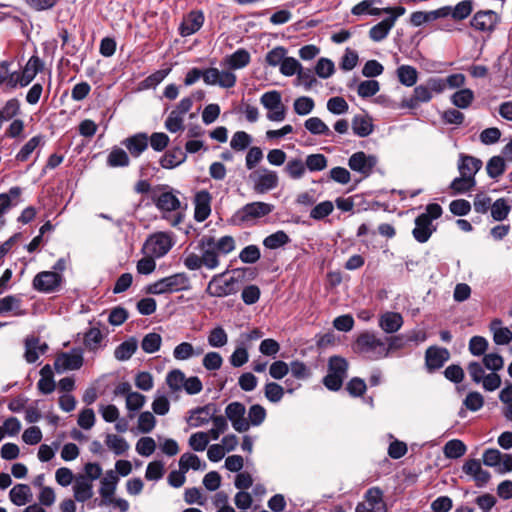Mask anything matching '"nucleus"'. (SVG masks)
Masks as SVG:
<instances>
[{
	"label": "nucleus",
	"mask_w": 512,
	"mask_h": 512,
	"mask_svg": "<svg viewBox=\"0 0 512 512\" xmlns=\"http://www.w3.org/2000/svg\"><path fill=\"white\" fill-rule=\"evenodd\" d=\"M246 408L240 402H232L225 409L226 417L231 421L233 428L238 432H245L250 424L245 418Z\"/></svg>",
	"instance_id": "nucleus-17"
},
{
	"label": "nucleus",
	"mask_w": 512,
	"mask_h": 512,
	"mask_svg": "<svg viewBox=\"0 0 512 512\" xmlns=\"http://www.w3.org/2000/svg\"><path fill=\"white\" fill-rule=\"evenodd\" d=\"M216 408L212 404L198 407L190 411L187 423L192 428H197L208 424L214 418Z\"/></svg>",
	"instance_id": "nucleus-19"
},
{
	"label": "nucleus",
	"mask_w": 512,
	"mask_h": 512,
	"mask_svg": "<svg viewBox=\"0 0 512 512\" xmlns=\"http://www.w3.org/2000/svg\"><path fill=\"white\" fill-rule=\"evenodd\" d=\"M290 242L289 236L283 231L279 230L270 234L263 240V245L267 249H278Z\"/></svg>",
	"instance_id": "nucleus-55"
},
{
	"label": "nucleus",
	"mask_w": 512,
	"mask_h": 512,
	"mask_svg": "<svg viewBox=\"0 0 512 512\" xmlns=\"http://www.w3.org/2000/svg\"><path fill=\"white\" fill-rule=\"evenodd\" d=\"M355 350L372 360L388 357L385 341L372 332H364L357 337Z\"/></svg>",
	"instance_id": "nucleus-5"
},
{
	"label": "nucleus",
	"mask_w": 512,
	"mask_h": 512,
	"mask_svg": "<svg viewBox=\"0 0 512 512\" xmlns=\"http://www.w3.org/2000/svg\"><path fill=\"white\" fill-rule=\"evenodd\" d=\"M73 492L76 501L86 502L93 496V484L84 476H78L75 478Z\"/></svg>",
	"instance_id": "nucleus-32"
},
{
	"label": "nucleus",
	"mask_w": 512,
	"mask_h": 512,
	"mask_svg": "<svg viewBox=\"0 0 512 512\" xmlns=\"http://www.w3.org/2000/svg\"><path fill=\"white\" fill-rule=\"evenodd\" d=\"M239 290V280L235 277L225 278V273L214 275L209 281L206 293L210 297L223 298L234 295Z\"/></svg>",
	"instance_id": "nucleus-7"
},
{
	"label": "nucleus",
	"mask_w": 512,
	"mask_h": 512,
	"mask_svg": "<svg viewBox=\"0 0 512 512\" xmlns=\"http://www.w3.org/2000/svg\"><path fill=\"white\" fill-rule=\"evenodd\" d=\"M48 349L45 342H40L39 338L28 337L25 340V354L24 357L28 363H35L41 355Z\"/></svg>",
	"instance_id": "nucleus-29"
},
{
	"label": "nucleus",
	"mask_w": 512,
	"mask_h": 512,
	"mask_svg": "<svg viewBox=\"0 0 512 512\" xmlns=\"http://www.w3.org/2000/svg\"><path fill=\"white\" fill-rule=\"evenodd\" d=\"M442 215V208L439 204L432 203L427 205L424 213L415 219V227L412 231L414 239L419 243H425L436 231L433 221Z\"/></svg>",
	"instance_id": "nucleus-3"
},
{
	"label": "nucleus",
	"mask_w": 512,
	"mask_h": 512,
	"mask_svg": "<svg viewBox=\"0 0 512 512\" xmlns=\"http://www.w3.org/2000/svg\"><path fill=\"white\" fill-rule=\"evenodd\" d=\"M119 483V476L116 475L114 470H107L104 476L100 479V486L98 493L101 497L102 504L109 501L114 496Z\"/></svg>",
	"instance_id": "nucleus-22"
},
{
	"label": "nucleus",
	"mask_w": 512,
	"mask_h": 512,
	"mask_svg": "<svg viewBox=\"0 0 512 512\" xmlns=\"http://www.w3.org/2000/svg\"><path fill=\"white\" fill-rule=\"evenodd\" d=\"M449 356L446 348L430 347L425 354L426 366L429 370L439 369L448 361Z\"/></svg>",
	"instance_id": "nucleus-27"
},
{
	"label": "nucleus",
	"mask_w": 512,
	"mask_h": 512,
	"mask_svg": "<svg viewBox=\"0 0 512 512\" xmlns=\"http://www.w3.org/2000/svg\"><path fill=\"white\" fill-rule=\"evenodd\" d=\"M491 216L496 221H502L507 218L511 206L507 203V201L504 198L497 199L492 205H491Z\"/></svg>",
	"instance_id": "nucleus-62"
},
{
	"label": "nucleus",
	"mask_w": 512,
	"mask_h": 512,
	"mask_svg": "<svg viewBox=\"0 0 512 512\" xmlns=\"http://www.w3.org/2000/svg\"><path fill=\"white\" fill-rule=\"evenodd\" d=\"M63 280L60 273L52 271L39 272L33 279V288L42 293H52L58 289Z\"/></svg>",
	"instance_id": "nucleus-15"
},
{
	"label": "nucleus",
	"mask_w": 512,
	"mask_h": 512,
	"mask_svg": "<svg viewBox=\"0 0 512 512\" xmlns=\"http://www.w3.org/2000/svg\"><path fill=\"white\" fill-rule=\"evenodd\" d=\"M42 69V62L37 56H32L27 61L22 71H17V87L28 86Z\"/></svg>",
	"instance_id": "nucleus-20"
},
{
	"label": "nucleus",
	"mask_w": 512,
	"mask_h": 512,
	"mask_svg": "<svg viewBox=\"0 0 512 512\" xmlns=\"http://www.w3.org/2000/svg\"><path fill=\"white\" fill-rule=\"evenodd\" d=\"M252 142V137L245 131H237L230 140V147L234 151H244Z\"/></svg>",
	"instance_id": "nucleus-61"
},
{
	"label": "nucleus",
	"mask_w": 512,
	"mask_h": 512,
	"mask_svg": "<svg viewBox=\"0 0 512 512\" xmlns=\"http://www.w3.org/2000/svg\"><path fill=\"white\" fill-rule=\"evenodd\" d=\"M130 163L129 156L120 147H113L107 156V165L110 167H127Z\"/></svg>",
	"instance_id": "nucleus-49"
},
{
	"label": "nucleus",
	"mask_w": 512,
	"mask_h": 512,
	"mask_svg": "<svg viewBox=\"0 0 512 512\" xmlns=\"http://www.w3.org/2000/svg\"><path fill=\"white\" fill-rule=\"evenodd\" d=\"M352 130L358 137H367L373 132L372 119L364 115H356L352 120Z\"/></svg>",
	"instance_id": "nucleus-42"
},
{
	"label": "nucleus",
	"mask_w": 512,
	"mask_h": 512,
	"mask_svg": "<svg viewBox=\"0 0 512 512\" xmlns=\"http://www.w3.org/2000/svg\"><path fill=\"white\" fill-rule=\"evenodd\" d=\"M212 196L207 190H200L194 196V219L201 223L211 214Z\"/></svg>",
	"instance_id": "nucleus-18"
},
{
	"label": "nucleus",
	"mask_w": 512,
	"mask_h": 512,
	"mask_svg": "<svg viewBox=\"0 0 512 512\" xmlns=\"http://www.w3.org/2000/svg\"><path fill=\"white\" fill-rule=\"evenodd\" d=\"M21 188L18 186L11 187L7 193L0 194V227L4 225L3 215L17 203H13L14 199H18L21 195Z\"/></svg>",
	"instance_id": "nucleus-35"
},
{
	"label": "nucleus",
	"mask_w": 512,
	"mask_h": 512,
	"mask_svg": "<svg viewBox=\"0 0 512 512\" xmlns=\"http://www.w3.org/2000/svg\"><path fill=\"white\" fill-rule=\"evenodd\" d=\"M482 167V161L473 156L461 154L458 161V170L460 175L475 179L477 172Z\"/></svg>",
	"instance_id": "nucleus-30"
},
{
	"label": "nucleus",
	"mask_w": 512,
	"mask_h": 512,
	"mask_svg": "<svg viewBox=\"0 0 512 512\" xmlns=\"http://www.w3.org/2000/svg\"><path fill=\"white\" fill-rule=\"evenodd\" d=\"M284 172L288 175L289 178L293 180H299L303 178L306 173L305 162H303L300 158H291L286 163Z\"/></svg>",
	"instance_id": "nucleus-51"
},
{
	"label": "nucleus",
	"mask_w": 512,
	"mask_h": 512,
	"mask_svg": "<svg viewBox=\"0 0 512 512\" xmlns=\"http://www.w3.org/2000/svg\"><path fill=\"white\" fill-rule=\"evenodd\" d=\"M355 512H387L382 490L378 487L368 489L364 501L357 504Z\"/></svg>",
	"instance_id": "nucleus-11"
},
{
	"label": "nucleus",
	"mask_w": 512,
	"mask_h": 512,
	"mask_svg": "<svg viewBox=\"0 0 512 512\" xmlns=\"http://www.w3.org/2000/svg\"><path fill=\"white\" fill-rule=\"evenodd\" d=\"M260 103L267 110L266 117L272 122H281L286 118V107L282 103L281 93L277 90L265 92Z\"/></svg>",
	"instance_id": "nucleus-8"
},
{
	"label": "nucleus",
	"mask_w": 512,
	"mask_h": 512,
	"mask_svg": "<svg viewBox=\"0 0 512 512\" xmlns=\"http://www.w3.org/2000/svg\"><path fill=\"white\" fill-rule=\"evenodd\" d=\"M304 127L312 135L331 136L332 131L319 117H310L304 122Z\"/></svg>",
	"instance_id": "nucleus-46"
},
{
	"label": "nucleus",
	"mask_w": 512,
	"mask_h": 512,
	"mask_svg": "<svg viewBox=\"0 0 512 512\" xmlns=\"http://www.w3.org/2000/svg\"><path fill=\"white\" fill-rule=\"evenodd\" d=\"M155 205L161 211L173 212L180 208V200L173 192H163L155 199Z\"/></svg>",
	"instance_id": "nucleus-39"
},
{
	"label": "nucleus",
	"mask_w": 512,
	"mask_h": 512,
	"mask_svg": "<svg viewBox=\"0 0 512 512\" xmlns=\"http://www.w3.org/2000/svg\"><path fill=\"white\" fill-rule=\"evenodd\" d=\"M249 177L253 190L257 194H265L275 189L279 184L277 172L268 168H260L251 173Z\"/></svg>",
	"instance_id": "nucleus-9"
},
{
	"label": "nucleus",
	"mask_w": 512,
	"mask_h": 512,
	"mask_svg": "<svg viewBox=\"0 0 512 512\" xmlns=\"http://www.w3.org/2000/svg\"><path fill=\"white\" fill-rule=\"evenodd\" d=\"M347 369L348 363L344 358L338 356L330 358L328 372L331 374L339 376L344 381L347 376Z\"/></svg>",
	"instance_id": "nucleus-60"
},
{
	"label": "nucleus",
	"mask_w": 512,
	"mask_h": 512,
	"mask_svg": "<svg viewBox=\"0 0 512 512\" xmlns=\"http://www.w3.org/2000/svg\"><path fill=\"white\" fill-rule=\"evenodd\" d=\"M186 160L185 153L180 149H174L171 151H167L161 158H160V166L164 169H173L180 164H182Z\"/></svg>",
	"instance_id": "nucleus-40"
},
{
	"label": "nucleus",
	"mask_w": 512,
	"mask_h": 512,
	"mask_svg": "<svg viewBox=\"0 0 512 512\" xmlns=\"http://www.w3.org/2000/svg\"><path fill=\"white\" fill-rule=\"evenodd\" d=\"M186 376L180 369L170 371L166 376V383L172 392L183 390Z\"/></svg>",
	"instance_id": "nucleus-56"
},
{
	"label": "nucleus",
	"mask_w": 512,
	"mask_h": 512,
	"mask_svg": "<svg viewBox=\"0 0 512 512\" xmlns=\"http://www.w3.org/2000/svg\"><path fill=\"white\" fill-rule=\"evenodd\" d=\"M237 77L229 70H219L214 67L205 69V84L219 86L221 88H232L235 86Z\"/></svg>",
	"instance_id": "nucleus-13"
},
{
	"label": "nucleus",
	"mask_w": 512,
	"mask_h": 512,
	"mask_svg": "<svg viewBox=\"0 0 512 512\" xmlns=\"http://www.w3.org/2000/svg\"><path fill=\"white\" fill-rule=\"evenodd\" d=\"M205 237L210 243H212L213 248L218 252L220 256L228 255L236 248L235 239L230 235H225L218 239L212 236Z\"/></svg>",
	"instance_id": "nucleus-38"
},
{
	"label": "nucleus",
	"mask_w": 512,
	"mask_h": 512,
	"mask_svg": "<svg viewBox=\"0 0 512 512\" xmlns=\"http://www.w3.org/2000/svg\"><path fill=\"white\" fill-rule=\"evenodd\" d=\"M174 246V240L168 232H157L150 235L142 248L144 255H151L157 259L164 257Z\"/></svg>",
	"instance_id": "nucleus-6"
},
{
	"label": "nucleus",
	"mask_w": 512,
	"mask_h": 512,
	"mask_svg": "<svg viewBox=\"0 0 512 512\" xmlns=\"http://www.w3.org/2000/svg\"><path fill=\"white\" fill-rule=\"evenodd\" d=\"M476 186V179H471L460 175L450 184V188L455 194H464L471 191Z\"/></svg>",
	"instance_id": "nucleus-58"
},
{
	"label": "nucleus",
	"mask_w": 512,
	"mask_h": 512,
	"mask_svg": "<svg viewBox=\"0 0 512 512\" xmlns=\"http://www.w3.org/2000/svg\"><path fill=\"white\" fill-rule=\"evenodd\" d=\"M137 347V340L131 337L115 348L114 357L119 361H126L136 352Z\"/></svg>",
	"instance_id": "nucleus-45"
},
{
	"label": "nucleus",
	"mask_w": 512,
	"mask_h": 512,
	"mask_svg": "<svg viewBox=\"0 0 512 512\" xmlns=\"http://www.w3.org/2000/svg\"><path fill=\"white\" fill-rule=\"evenodd\" d=\"M505 161L501 156H493L487 162L486 170L490 178L496 179L505 172Z\"/></svg>",
	"instance_id": "nucleus-63"
},
{
	"label": "nucleus",
	"mask_w": 512,
	"mask_h": 512,
	"mask_svg": "<svg viewBox=\"0 0 512 512\" xmlns=\"http://www.w3.org/2000/svg\"><path fill=\"white\" fill-rule=\"evenodd\" d=\"M179 468L184 472H187L189 469L203 471L206 469V464L203 463L197 455L184 453L179 459Z\"/></svg>",
	"instance_id": "nucleus-50"
},
{
	"label": "nucleus",
	"mask_w": 512,
	"mask_h": 512,
	"mask_svg": "<svg viewBox=\"0 0 512 512\" xmlns=\"http://www.w3.org/2000/svg\"><path fill=\"white\" fill-rule=\"evenodd\" d=\"M162 344V338L157 333H148L141 342V348L144 352L152 354L159 351Z\"/></svg>",
	"instance_id": "nucleus-64"
},
{
	"label": "nucleus",
	"mask_w": 512,
	"mask_h": 512,
	"mask_svg": "<svg viewBox=\"0 0 512 512\" xmlns=\"http://www.w3.org/2000/svg\"><path fill=\"white\" fill-rule=\"evenodd\" d=\"M83 365V353L81 349H72L58 355L54 362L57 372L62 373L68 370H77Z\"/></svg>",
	"instance_id": "nucleus-16"
},
{
	"label": "nucleus",
	"mask_w": 512,
	"mask_h": 512,
	"mask_svg": "<svg viewBox=\"0 0 512 512\" xmlns=\"http://www.w3.org/2000/svg\"><path fill=\"white\" fill-rule=\"evenodd\" d=\"M501 21V16L493 10H479L470 20V26L481 33H492Z\"/></svg>",
	"instance_id": "nucleus-10"
},
{
	"label": "nucleus",
	"mask_w": 512,
	"mask_h": 512,
	"mask_svg": "<svg viewBox=\"0 0 512 512\" xmlns=\"http://www.w3.org/2000/svg\"><path fill=\"white\" fill-rule=\"evenodd\" d=\"M105 445L107 448L112 451L115 455H123L125 454L130 445L122 436L108 433L105 436Z\"/></svg>",
	"instance_id": "nucleus-41"
},
{
	"label": "nucleus",
	"mask_w": 512,
	"mask_h": 512,
	"mask_svg": "<svg viewBox=\"0 0 512 512\" xmlns=\"http://www.w3.org/2000/svg\"><path fill=\"white\" fill-rule=\"evenodd\" d=\"M274 208V205L271 203L262 201L250 202L239 208L232 216V220L235 224L252 226L271 214Z\"/></svg>",
	"instance_id": "nucleus-4"
},
{
	"label": "nucleus",
	"mask_w": 512,
	"mask_h": 512,
	"mask_svg": "<svg viewBox=\"0 0 512 512\" xmlns=\"http://www.w3.org/2000/svg\"><path fill=\"white\" fill-rule=\"evenodd\" d=\"M474 100V93L469 88L458 90L451 96L453 105L460 109L468 108Z\"/></svg>",
	"instance_id": "nucleus-54"
},
{
	"label": "nucleus",
	"mask_w": 512,
	"mask_h": 512,
	"mask_svg": "<svg viewBox=\"0 0 512 512\" xmlns=\"http://www.w3.org/2000/svg\"><path fill=\"white\" fill-rule=\"evenodd\" d=\"M199 249L203 266L208 270H215L220 265V255L213 248L205 236L199 241Z\"/></svg>",
	"instance_id": "nucleus-21"
},
{
	"label": "nucleus",
	"mask_w": 512,
	"mask_h": 512,
	"mask_svg": "<svg viewBox=\"0 0 512 512\" xmlns=\"http://www.w3.org/2000/svg\"><path fill=\"white\" fill-rule=\"evenodd\" d=\"M191 288L189 276L185 272L175 273L150 283L146 292L152 295L172 294Z\"/></svg>",
	"instance_id": "nucleus-2"
},
{
	"label": "nucleus",
	"mask_w": 512,
	"mask_h": 512,
	"mask_svg": "<svg viewBox=\"0 0 512 512\" xmlns=\"http://www.w3.org/2000/svg\"><path fill=\"white\" fill-rule=\"evenodd\" d=\"M396 73L399 82L406 87H412L418 80V72L416 68L410 65L399 66Z\"/></svg>",
	"instance_id": "nucleus-48"
},
{
	"label": "nucleus",
	"mask_w": 512,
	"mask_h": 512,
	"mask_svg": "<svg viewBox=\"0 0 512 512\" xmlns=\"http://www.w3.org/2000/svg\"><path fill=\"white\" fill-rule=\"evenodd\" d=\"M483 463L492 467L499 474H505L512 471V455L503 454L497 449H487L483 453Z\"/></svg>",
	"instance_id": "nucleus-12"
},
{
	"label": "nucleus",
	"mask_w": 512,
	"mask_h": 512,
	"mask_svg": "<svg viewBox=\"0 0 512 512\" xmlns=\"http://www.w3.org/2000/svg\"><path fill=\"white\" fill-rule=\"evenodd\" d=\"M149 137L147 133H136L122 141L129 153L137 158L148 148Z\"/></svg>",
	"instance_id": "nucleus-24"
},
{
	"label": "nucleus",
	"mask_w": 512,
	"mask_h": 512,
	"mask_svg": "<svg viewBox=\"0 0 512 512\" xmlns=\"http://www.w3.org/2000/svg\"><path fill=\"white\" fill-rule=\"evenodd\" d=\"M489 330L492 333L493 341L496 345L504 346L512 341V330L503 326L501 319H493L489 324Z\"/></svg>",
	"instance_id": "nucleus-25"
},
{
	"label": "nucleus",
	"mask_w": 512,
	"mask_h": 512,
	"mask_svg": "<svg viewBox=\"0 0 512 512\" xmlns=\"http://www.w3.org/2000/svg\"><path fill=\"white\" fill-rule=\"evenodd\" d=\"M32 497L31 488L27 484H16L9 492V499L16 506L26 505Z\"/></svg>",
	"instance_id": "nucleus-34"
},
{
	"label": "nucleus",
	"mask_w": 512,
	"mask_h": 512,
	"mask_svg": "<svg viewBox=\"0 0 512 512\" xmlns=\"http://www.w3.org/2000/svg\"><path fill=\"white\" fill-rule=\"evenodd\" d=\"M9 67V62H0V85H5L8 89H16L17 71H10Z\"/></svg>",
	"instance_id": "nucleus-52"
},
{
	"label": "nucleus",
	"mask_w": 512,
	"mask_h": 512,
	"mask_svg": "<svg viewBox=\"0 0 512 512\" xmlns=\"http://www.w3.org/2000/svg\"><path fill=\"white\" fill-rule=\"evenodd\" d=\"M463 471L471 476L478 486H484L490 480V473L482 468L480 461L477 459L468 460L463 465Z\"/></svg>",
	"instance_id": "nucleus-26"
},
{
	"label": "nucleus",
	"mask_w": 512,
	"mask_h": 512,
	"mask_svg": "<svg viewBox=\"0 0 512 512\" xmlns=\"http://www.w3.org/2000/svg\"><path fill=\"white\" fill-rule=\"evenodd\" d=\"M393 27V19L386 18L370 28L369 37L374 42H381L389 35Z\"/></svg>",
	"instance_id": "nucleus-44"
},
{
	"label": "nucleus",
	"mask_w": 512,
	"mask_h": 512,
	"mask_svg": "<svg viewBox=\"0 0 512 512\" xmlns=\"http://www.w3.org/2000/svg\"><path fill=\"white\" fill-rule=\"evenodd\" d=\"M12 312L14 316L26 315V310L21 308V298L16 295H8L0 299V315Z\"/></svg>",
	"instance_id": "nucleus-33"
},
{
	"label": "nucleus",
	"mask_w": 512,
	"mask_h": 512,
	"mask_svg": "<svg viewBox=\"0 0 512 512\" xmlns=\"http://www.w3.org/2000/svg\"><path fill=\"white\" fill-rule=\"evenodd\" d=\"M449 10L448 16H451L456 21L466 19L473 11V0H463L457 3L454 7L444 6Z\"/></svg>",
	"instance_id": "nucleus-43"
},
{
	"label": "nucleus",
	"mask_w": 512,
	"mask_h": 512,
	"mask_svg": "<svg viewBox=\"0 0 512 512\" xmlns=\"http://www.w3.org/2000/svg\"><path fill=\"white\" fill-rule=\"evenodd\" d=\"M378 159L374 155H368L362 151L352 154L348 160L349 168L364 177H368L374 167L377 165Z\"/></svg>",
	"instance_id": "nucleus-14"
},
{
	"label": "nucleus",
	"mask_w": 512,
	"mask_h": 512,
	"mask_svg": "<svg viewBox=\"0 0 512 512\" xmlns=\"http://www.w3.org/2000/svg\"><path fill=\"white\" fill-rule=\"evenodd\" d=\"M203 354V348H195L189 342H181L173 349V357L178 361H186L192 357H198Z\"/></svg>",
	"instance_id": "nucleus-37"
},
{
	"label": "nucleus",
	"mask_w": 512,
	"mask_h": 512,
	"mask_svg": "<svg viewBox=\"0 0 512 512\" xmlns=\"http://www.w3.org/2000/svg\"><path fill=\"white\" fill-rule=\"evenodd\" d=\"M403 317L397 312H385L379 318V327L388 334L397 332L403 325Z\"/></svg>",
	"instance_id": "nucleus-31"
},
{
	"label": "nucleus",
	"mask_w": 512,
	"mask_h": 512,
	"mask_svg": "<svg viewBox=\"0 0 512 512\" xmlns=\"http://www.w3.org/2000/svg\"><path fill=\"white\" fill-rule=\"evenodd\" d=\"M207 342L212 348L224 347L228 343V334L222 326H216L209 331Z\"/></svg>",
	"instance_id": "nucleus-53"
},
{
	"label": "nucleus",
	"mask_w": 512,
	"mask_h": 512,
	"mask_svg": "<svg viewBox=\"0 0 512 512\" xmlns=\"http://www.w3.org/2000/svg\"><path fill=\"white\" fill-rule=\"evenodd\" d=\"M378 2H379V0H363L352 7L351 13L355 16H363V15L379 16L380 14H382L383 8L374 7V5Z\"/></svg>",
	"instance_id": "nucleus-47"
},
{
	"label": "nucleus",
	"mask_w": 512,
	"mask_h": 512,
	"mask_svg": "<svg viewBox=\"0 0 512 512\" xmlns=\"http://www.w3.org/2000/svg\"><path fill=\"white\" fill-rule=\"evenodd\" d=\"M203 23V13L201 11H191L183 18L180 24L179 31L181 36L187 37L196 33L203 26Z\"/></svg>",
	"instance_id": "nucleus-23"
},
{
	"label": "nucleus",
	"mask_w": 512,
	"mask_h": 512,
	"mask_svg": "<svg viewBox=\"0 0 512 512\" xmlns=\"http://www.w3.org/2000/svg\"><path fill=\"white\" fill-rule=\"evenodd\" d=\"M504 366V359L498 353H488L483 356L482 363L472 361L468 364L467 370L476 384H482L486 391H495L501 385V378L496 373Z\"/></svg>",
	"instance_id": "nucleus-1"
},
{
	"label": "nucleus",
	"mask_w": 512,
	"mask_h": 512,
	"mask_svg": "<svg viewBox=\"0 0 512 512\" xmlns=\"http://www.w3.org/2000/svg\"><path fill=\"white\" fill-rule=\"evenodd\" d=\"M433 97V94L430 92V89L427 85H418L413 90V95L410 98H406L402 101L401 107L414 109L420 103H427Z\"/></svg>",
	"instance_id": "nucleus-28"
},
{
	"label": "nucleus",
	"mask_w": 512,
	"mask_h": 512,
	"mask_svg": "<svg viewBox=\"0 0 512 512\" xmlns=\"http://www.w3.org/2000/svg\"><path fill=\"white\" fill-rule=\"evenodd\" d=\"M465 444L458 439L448 441L444 446V455L450 459H457L466 453Z\"/></svg>",
	"instance_id": "nucleus-57"
},
{
	"label": "nucleus",
	"mask_w": 512,
	"mask_h": 512,
	"mask_svg": "<svg viewBox=\"0 0 512 512\" xmlns=\"http://www.w3.org/2000/svg\"><path fill=\"white\" fill-rule=\"evenodd\" d=\"M315 108V102L311 97L301 96L294 100L293 109L299 116L310 114Z\"/></svg>",
	"instance_id": "nucleus-59"
},
{
	"label": "nucleus",
	"mask_w": 512,
	"mask_h": 512,
	"mask_svg": "<svg viewBox=\"0 0 512 512\" xmlns=\"http://www.w3.org/2000/svg\"><path fill=\"white\" fill-rule=\"evenodd\" d=\"M251 57L247 50L240 48L231 55L224 58V64L232 70H238L246 67L250 63Z\"/></svg>",
	"instance_id": "nucleus-36"
}]
</instances>
